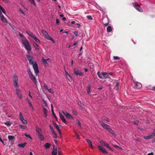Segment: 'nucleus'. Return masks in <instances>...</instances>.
Returning a JSON list of instances; mask_svg holds the SVG:
<instances>
[{
  "label": "nucleus",
  "mask_w": 155,
  "mask_h": 155,
  "mask_svg": "<svg viewBox=\"0 0 155 155\" xmlns=\"http://www.w3.org/2000/svg\"><path fill=\"white\" fill-rule=\"evenodd\" d=\"M19 36L21 38L22 40V43L25 49L29 51H30L31 48L30 45V43L26 38L20 32L18 33Z\"/></svg>",
  "instance_id": "nucleus-1"
},
{
  "label": "nucleus",
  "mask_w": 155,
  "mask_h": 155,
  "mask_svg": "<svg viewBox=\"0 0 155 155\" xmlns=\"http://www.w3.org/2000/svg\"><path fill=\"white\" fill-rule=\"evenodd\" d=\"M12 79L14 86L15 88H18V76L15 74H14Z\"/></svg>",
  "instance_id": "nucleus-2"
},
{
  "label": "nucleus",
  "mask_w": 155,
  "mask_h": 155,
  "mask_svg": "<svg viewBox=\"0 0 155 155\" xmlns=\"http://www.w3.org/2000/svg\"><path fill=\"white\" fill-rule=\"evenodd\" d=\"M133 5L137 11L140 12H143V9L136 2H134L133 3Z\"/></svg>",
  "instance_id": "nucleus-3"
},
{
  "label": "nucleus",
  "mask_w": 155,
  "mask_h": 155,
  "mask_svg": "<svg viewBox=\"0 0 155 155\" xmlns=\"http://www.w3.org/2000/svg\"><path fill=\"white\" fill-rule=\"evenodd\" d=\"M32 65L35 72L36 74V76H37L38 75L39 72L38 65L35 62V63Z\"/></svg>",
  "instance_id": "nucleus-4"
},
{
  "label": "nucleus",
  "mask_w": 155,
  "mask_h": 155,
  "mask_svg": "<svg viewBox=\"0 0 155 155\" xmlns=\"http://www.w3.org/2000/svg\"><path fill=\"white\" fill-rule=\"evenodd\" d=\"M8 138L9 141V142H11V143L12 144L14 143V141L15 139V137L12 135H9L8 137Z\"/></svg>",
  "instance_id": "nucleus-5"
},
{
  "label": "nucleus",
  "mask_w": 155,
  "mask_h": 155,
  "mask_svg": "<svg viewBox=\"0 0 155 155\" xmlns=\"http://www.w3.org/2000/svg\"><path fill=\"white\" fill-rule=\"evenodd\" d=\"M99 123L101 124V125L105 129H107V130H108V129H109V128L110 127L109 125L102 122L101 121H100Z\"/></svg>",
  "instance_id": "nucleus-6"
},
{
  "label": "nucleus",
  "mask_w": 155,
  "mask_h": 155,
  "mask_svg": "<svg viewBox=\"0 0 155 155\" xmlns=\"http://www.w3.org/2000/svg\"><path fill=\"white\" fill-rule=\"evenodd\" d=\"M30 78L34 83L37 86V84L38 83L37 81L36 80L35 77L33 75V74L29 75Z\"/></svg>",
  "instance_id": "nucleus-7"
},
{
  "label": "nucleus",
  "mask_w": 155,
  "mask_h": 155,
  "mask_svg": "<svg viewBox=\"0 0 155 155\" xmlns=\"http://www.w3.org/2000/svg\"><path fill=\"white\" fill-rule=\"evenodd\" d=\"M98 147L99 150L104 153L107 154L108 152L101 145H98Z\"/></svg>",
  "instance_id": "nucleus-8"
},
{
  "label": "nucleus",
  "mask_w": 155,
  "mask_h": 155,
  "mask_svg": "<svg viewBox=\"0 0 155 155\" xmlns=\"http://www.w3.org/2000/svg\"><path fill=\"white\" fill-rule=\"evenodd\" d=\"M74 71L75 74L77 75H79L81 76H83V74L82 72H79V71L76 68H74Z\"/></svg>",
  "instance_id": "nucleus-9"
},
{
  "label": "nucleus",
  "mask_w": 155,
  "mask_h": 155,
  "mask_svg": "<svg viewBox=\"0 0 155 155\" xmlns=\"http://www.w3.org/2000/svg\"><path fill=\"white\" fill-rule=\"evenodd\" d=\"M102 22L105 26L108 25L109 24L108 18H104Z\"/></svg>",
  "instance_id": "nucleus-10"
},
{
  "label": "nucleus",
  "mask_w": 155,
  "mask_h": 155,
  "mask_svg": "<svg viewBox=\"0 0 155 155\" xmlns=\"http://www.w3.org/2000/svg\"><path fill=\"white\" fill-rule=\"evenodd\" d=\"M16 93L18 97L20 99H21L22 95L20 90L18 89V88H16Z\"/></svg>",
  "instance_id": "nucleus-11"
},
{
  "label": "nucleus",
  "mask_w": 155,
  "mask_h": 155,
  "mask_svg": "<svg viewBox=\"0 0 155 155\" xmlns=\"http://www.w3.org/2000/svg\"><path fill=\"white\" fill-rule=\"evenodd\" d=\"M148 136L150 139L153 138L155 136V129H154L153 130V131L152 133L149 134Z\"/></svg>",
  "instance_id": "nucleus-12"
},
{
  "label": "nucleus",
  "mask_w": 155,
  "mask_h": 155,
  "mask_svg": "<svg viewBox=\"0 0 155 155\" xmlns=\"http://www.w3.org/2000/svg\"><path fill=\"white\" fill-rule=\"evenodd\" d=\"M0 16L1 18V19L2 21L4 22H7V20L6 18L4 17L2 14L0 15Z\"/></svg>",
  "instance_id": "nucleus-13"
},
{
  "label": "nucleus",
  "mask_w": 155,
  "mask_h": 155,
  "mask_svg": "<svg viewBox=\"0 0 155 155\" xmlns=\"http://www.w3.org/2000/svg\"><path fill=\"white\" fill-rule=\"evenodd\" d=\"M45 37L47 39L51 41L53 43L55 42V41H54V40L51 37H50V36L48 34Z\"/></svg>",
  "instance_id": "nucleus-14"
},
{
  "label": "nucleus",
  "mask_w": 155,
  "mask_h": 155,
  "mask_svg": "<svg viewBox=\"0 0 155 155\" xmlns=\"http://www.w3.org/2000/svg\"><path fill=\"white\" fill-rule=\"evenodd\" d=\"M36 131L38 133V134H41V129L39 128L38 126H36Z\"/></svg>",
  "instance_id": "nucleus-15"
},
{
  "label": "nucleus",
  "mask_w": 155,
  "mask_h": 155,
  "mask_svg": "<svg viewBox=\"0 0 155 155\" xmlns=\"http://www.w3.org/2000/svg\"><path fill=\"white\" fill-rule=\"evenodd\" d=\"M110 133L112 134V135L114 136H116L117 134L116 133H115L114 131L110 128V127L107 130Z\"/></svg>",
  "instance_id": "nucleus-16"
},
{
  "label": "nucleus",
  "mask_w": 155,
  "mask_h": 155,
  "mask_svg": "<svg viewBox=\"0 0 155 155\" xmlns=\"http://www.w3.org/2000/svg\"><path fill=\"white\" fill-rule=\"evenodd\" d=\"M87 142L88 143V144L89 145V146L91 147L93 149V147L92 144L91 142V141L89 139H87L86 140Z\"/></svg>",
  "instance_id": "nucleus-17"
},
{
  "label": "nucleus",
  "mask_w": 155,
  "mask_h": 155,
  "mask_svg": "<svg viewBox=\"0 0 155 155\" xmlns=\"http://www.w3.org/2000/svg\"><path fill=\"white\" fill-rule=\"evenodd\" d=\"M2 12H3L4 14H6V12L3 8L0 5V15L2 14Z\"/></svg>",
  "instance_id": "nucleus-18"
},
{
  "label": "nucleus",
  "mask_w": 155,
  "mask_h": 155,
  "mask_svg": "<svg viewBox=\"0 0 155 155\" xmlns=\"http://www.w3.org/2000/svg\"><path fill=\"white\" fill-rule=\"evenodd\" d=\"M91 88V85L90 84L87 85L86 90L87 92V93L88 94H89L90 93V90Z\"/></svg>",
  "instance_id": "nucleus-19"
},
{
  "label": "nucleus",
  "mask_w": 155,
  "mask_h": 155,
  "mask_svg": "<svg viewBox=\"0 0 155 155\" xmlns=\"http://www.w3.org/2000/svg\"><path fill=\"white\" fill-rule=\"evenodd\" d=\"M26 56L27 58L28 61H30L31 60L33 59L34 58L33 56H31L30 55L27 54L26 55Z\"/></svg>",
  "instance_id": "nucleus-20"
},
{
  "label": "nucleus",
  "mask_w": 155,
  "mask_h": 155,
  "mask_svg": "<svg viewBox=\"0 0 155 155\" xmlns=\"http://www.w3.org/2000/svg\"><path fill=\"white\" fill-rule=\"evenodd\" d=\"M103 78H106L108 77V74H107V73L106 72H102Z\"/></svg>",
  "instance_id": "nucleus-21"
},
{
  "label": "nucleus",
  "mask_w": 155,
  "mask_h": 155,
  "mask_svg": "<svg viewBox=\"0 0 155 155\" xmlns=\"http://www.w3.org/2000/svg\"><path fill=\"white\" fill-rule=\"evenodd\" d=\"M53 124L54 126L55 127L57 130H60L59 126L61 127V125H59L58 126V124L55 123H53Z\"/></svg>",
  "instance_id": "nucleus-22"
},
{
  "label": "nucleus",
  "mask_w": 155,
  "mask_h": 155,
  "mask_svg": "<svg viewBox=\"0 0 155 155\" xmlns=\"http://www.w3.org/2000/svg\"><path fill=\"white\" fill-rule=\"evenodd\" d=\"M41 32L42 34L45 37L48 34V32L45 30H42Z\"/></svg>",
  "instance_id": "nucleus-23"
},
{
  "label": "nucleus",
  "mask_w": 155,
  "mask_h": 155,
  "mask_svg": "<svg viewBox=\"0 0 155 155\" xmlns=\"http://www.w3.org/2000/svg\"><path fill=\"white\" fill-rule=\"evenodd\" d=\"M68 118L69 119H73V117H72L70 114L69 113H68L67 115L65 116Z\"/></svg>",
  "instance_id": "nucleus-24"
},
{
  "label": "nucleus",
  "mask_w": 155,
  "mask_h": 155,
  "mask_svg": "<svg viewBox=\"0 0 155 155\" xmlns=\"http://www.w3.org/2000/svg\"><path fill=\"white\" fill-rule=\"evenodd\" d=\"M107 32H110L112 31V27L110 26H108L107 28Z\"/></svg>",
  "instance_id": "nucleus-25"
},
{
  "label": "nucleus",
  "mask_w": 155,
  "mask_h": 155,
  "mask_svg": "<svg viewBox=\"0 0 155 155\" xmlns=\"http://www.w3.org/2000/svg\"><path fill=\"white\" fill-rule=\"evenodd\" d=\"M136 86L137 88H139L142 86V85L140 83L137 82L136 83Z\"/></svg>",
  "instance_id": "nucleus-26"
},
{
  "label": "nucleus",
  "mask_w": 155,
  "mask_h": 155,
  "mask_svg": "<svg viewBox=\"0 0 155 155\" xmlns=\"http://www.w3.org/2000/svg\"><path fill=\"white\" fill-rule=\"evenodd\" d=\"M26 143H20L18 145V146L21 147H24L26 145Z\"/></svg>",
  "instance_id": "nucleus-27"
},
{
  "label": "nucleus",
  "mask_w": 155,
  "mask_h": 155,
  "mask_svg": "<svg viewBox=\"0 0 155 155\" xmlns=\"http://www.w3.org/2000/svg\"><path fill=\"white\" fill-rule=\"evenodd\" d=\"M36 50H38L39 49V46L35 42H34L33 44Z\"/></svg>",
  "instance_id": "nucleus-28"
},
{
  "label": "nucleus",
  "mask_w": 155,
  "mask_h": 155,
  "mask_svg": "<svg viewBox=\"0 0 155 155\" xmlns=\"http://www.w3.org/2000/svg\"><path fill=\"white\" fill-rule=\"evenodd\" d=\"M38 137H39V139H40V140L41 141L44 140V139L43 136L41 134H38Z\"/></svg>",
  "instance_id": "nucleus-29"
},
{
  "label": "nucleus",
  "mask_w": 155,
  "mask_h": 155,
  "mask_svg": "<svg viewBox=\"0 0 155 155\" xmlns=\"http://www.w3.org/2000/svg\"><path fill=\"white\" fill-rule=\"evenodd\" d=\"M119 85V83L118 82H117V83L115 84V85L114 86V88L116 90L118 89Z\"/></svg>",
  "instance_id": "nucleus-30"
},
{
  "label": "nucleus",
  "mask_w": 155,
  "mask_h": 155,
  "mask_svg": "<svg viewBox=\"0 0 155 155\" xmlns=\"http://www.w3.org/2000/svg\"><path fill=\"white\" fill-rule=\"evenodd\" d=\"M100 143L103 146L105 147L107 143L103 140H101L100 142Z\"/></svg>",
  "instance_id": "nucleus-31"
},
{
  "label": "nucleus",
  "mask_w": 155,
  "mask_h": 155,
  "mask_svg": "<svg viewBox=\"0 0 155 155\" xmlns=\"http://www.w3.org/2000/svg\"><path fill=\"white\" fill-rule=\"evenodd\" d=\"M97 75L98 76V77L100 78H101V79L103 78L102 73H101V74H100V72L99 71H98L97 72Z\"/></svg>",
  "instance_id": "nucleus-32"
},
{
  "label": "nucleus",
  "mask_w": 155,
  "mask_h": 155,
  "mask_svg": "<svg viewBox=\"0 0 155 155\" xmlns=\"http://www.w3.org/2000/svg\"><path fill=\"white\" fill-rule=\"evenodd\" d=\"M29 63L31 65H33L35 63V61L34 59H33L31 60L30 61H29Z\"/></svg>",
  "instance_id": "nucleus-33"
},
{
  "label": "nucleus",
  "mask_w": 155,
  "mask_h": 155,
  "mask_svg": "<svg viewBox=\"0 0 155 155\" xmlns=\"http://www.w3.org/2000/svg\"><path fill=\"white\" fill-rule=\"evenodd\" d=\"M43 111H44V113L45 116V117H46L47 116V110L46 108L44 107L43 108Z\"/></svg>",
  "instance_id": "nucleus-34"
},
{
  "label": "nucleus",
  "mask_w": 155,
  "mask_h": 155,
  "mask_svg": "<svg viewBox=\"0 0 155 155\" xmlns=\"http://www.w3.org/2000/svg\"><path fill=\"white\" fill-rule=\"evenodd\" d=\"M51 146V144L48 143H46L45 145V147L47 149L49 148Z\"/></svg>",
  "instance_id": "nucleus-35"
},
{
  "label": "nucleus",
  "mask_w": 155,
  "mask_h": 155,
  "mask_svg": "<svg viewBox=\"0 0 155 155\" xmlns=\"http://www.w3.org/2000/svg\"><path fill=\"white\" fill-rule=\"evenodd\" d=\"M54 150H55V151L54 150H53L52 152V155H57V149H56V150H55L54 149Z\"/></svg>",
  "instance_id": "nucleus-36"
},
{
  "label": "nucleus",
  "mask_w": 155,
  "mask_h": 155,
  "mask_svg": "<svg viewBox=\"0 0 155 155\" xmlns=\"http://www.w3.org/2000/svg\"><path fill=\"white\" fill-rule=\"evenodd\" d=\"M52 114L53 115V116H54V118L57 119V117H56L55 113L54 112V109H52V110H51Z\"/></svg>",
  "instance_id": "nucleus-37"
},
{
  "label": "nucleus",
  "mask_w": 155,
  "mask_h": 155,
  "mask_svg": "<svg viewBox=\"0 0 155 155\" xmlns=\"http://www.w3.org/2000/svg\"><path fill=\"white\" fill-rule=\"evenodd\" d=\"M27 33L29 36H31V37H32L33 35H34L31 32H30V31H28L27 32Z\"/></svg>",
  "instance_id": "nucleus-38"
},
{
  "label": "nucleus",
  "mask_w": 155,
  "mask_h": 155,
  "mask_svg": "<svg viewBox=\"0 0 155 155\" xmlns=\"http://www.w3.org/2000/svg\"><path fill=\"white\" fill-rule=\"evenodd\" d=\"M67 79L69 81H72V78L70 76V75L67 76H66Z\"/></svg>",
  "instance_id": "nucleus-39"
},
{
  "label": "nucleus",
  "mask_w": 155,
  "mask_h": 155,
  "mask_svg": "<svg viewBox=\"0 0 155 155\" xmlns=\"http://www.w3.org/2000/svg\"><path fill=\"white\" fill-rule=\"evenodd\" d=\"M42 61L43 63L44 64H47V60L46 59H45L44 58H43L42 59Z\"/></svg>",
  "instance_id": "nucleus-40"
},
{
  "label": "nucleus",
  "mask_w": 155,
  "mask_h": 155,
  "mask_svg": "<svg viewBox=\"0 0 155 155\" xmlns=\"http://www.w3.org/2000/svg\"><path fill=\"white\" fill-rule=\"evenodd\" d=\"M60 117L61 120L64 118V116L61 114V112L59 113Z\"/></svg>",
  "instance_id": "nucleus-41"
},
{
  "label": "nucleus",
  "mask_w": 155,
  "mask_h": 155,
  "mask_svg": "<svg viewBox=\"0 0 155 155\" xmlns=\"http://www.w3.org/2000/svg\"><path fill=\"white\" fill-rule=\"evenodd\" d=\"M50 127L51 130V131L52 132V133H54L55 132L54 131V130L52 127V126H51V125H50Z\"/></svg>",
  "instance_id": "nucleus-42"
},
{
  "label": "nucleus",
  "mask_w": 155,
  "mask_h": 155,
  "mask_svg": "<svg viewBox=\"0 0 155 155\" xmlns=\"http://www.w3.org/2000/svg\"><path fill=\"white\" fill-rule=\"evenodd\" d=\"M72 114L74 115H77V112L74 110H72Z\"/></svg>",
  "instance_id": "nucleus-43"
},
{
  "label": "nucleus",
  "mask_w": 155,
  "mask_h": 155,
  "mask_svg": "<svg viewBox=\"0 0 155 155\" xmlns=\"http://www.w3.org/2000/svg\"><path fill=\"white\" fill-rule=\"evenodd\" d=\"M105 147H107L108 148L109 150H111L112 151H113V149L109 146L108 144L107 143Z\"/></svg>",
  "instance_id": "nucleus-44"
},
{
  "label": "nucleus",
  "mask_w": 155,
  "mask_h": 155,
  "mask_svg": "<svg viewBox=\"0 0 155 155\" xmlns=\"http://www.w3.org/2000/svg\"><path fill=\"white\" fill-rule=\"evenodd\" d=\"M5 124L8 126H10L11 125V124L9 121H8L5 123Z\"/></svg>",
  "instance_id": "nucleus-45"
},
{
  "label": "nucleus",
  "mask_w": 155,
  "mask_h": 155,
  "mask_svg": "<svg viewBox=\"0 0 155 155\" xmlns=\"http://www.w3.org/2000/svg\"><path fill=\"white\" fill-rule=\"evenodd\" d=\"M43 87H44V88H45V89L46 90H48V86L47 85V84H44V85L43 86Z\"/></svg>",
  "instance_id": "nucleus-46"
},
{
  "label": "nucleus",
  "mask_w": 155,
  "mask_h": 155,
  "mask_svg": "<svg viewBox=\"0 0 155 155\" xmlns=\"http://www.w3.org/2000/svg\"><path fill=\"white\" fill-rule=\"evenodd\" d=\"M19 127L20 128L22 129H25L26 127L22 125H19Z\"/></svg>",
  "instance_id": "nucleus-47"
},
{
  "label": "nucleus",
  "mask_w": 155,
  "mask_h": 155,
  "mask_svg": "<svg viewBox=\"0 0 155 155\" xmlns=\"http://www.w3.org/2000/svg\"><path fill=\"white\" fill-rule=\"evenodd\" d=\"M27 72H28V73L29 75L32 74V73L31 72V71L30 69L29 68H28L27 69Z\"/></svg>",
  "instance_id": "nucleus-48"
},
{
  "label": "nucleus",
  "mask_w": 155,
  "mask_h": 155,
  "mask_svg": "<svg viewBox=\"0 0 155 155\" xmlns=\"http://www.w3.org/2000/svg\"><path fill=\"white\" fill-rule=\"evenodd\" d=\"M21 122L24 124H27V121L25 120L24 118L23 119H21L20 120Z\"/></svg>",
  "instance_id": "nucleus-49"
},
{
  "label": "nucleus",
  "mask_w": 155,
  "mask_h": 155,
  "mask_svg": "<svg viewBox=\"0 0 155 155\" xmlns=\"http://www.w3.org/2000/svg\"><path fill=\"white\" fill-rule=\"evenodd\" d=\"M78 105L81 108H82L83 107V105L82 104L81 101L78 102Z\"/></svg>",
  "instance_id": "nucleus-50"
},
{
  "label": "nucleus",
  "mask_w": 155,
  "mask_h": 155,
  "mask_svg": "<svg viewBox=\"0 0 155 155\" xmlns=\"http://www.w3.org/2000/svg\"><path fill=\"white\" fill-rule=\"evenodd\" d=\"M25 135L28 138H29L31 140L32 139V138L29 135H28V134H25Z\"/></svg>",
  "instance_id": "nucleus-51"
},
{
  "label": "nucleus",
  "mask_w": 155,
  "mask_h": 155,
  "mask_svg": "<svg viewBox=\"0 0 155 155\" xmlns=\"http://www.w3.org/2000/svg\"><path fill=\"white\" fill-rule=\"evenodd\" d=\"M19 117H20V120L23 119L24 118V117L23 116L21 112L19 113Z\"/></svg>",
  "instance_id": "nucleus-52"
},
{
  "label": "nucleus",
  "mask_w": 155,
  "mask_h": 155,
  "mask_svg": "<svg viewBox=\"0 0 155 155\" xmlns=\"http://www.w3.org/2000/svg\"><path fill=\"white\" fill-rule=\"evenodd\" d=\"M31 3H32L35 6H36L34 0H28Z\"/></svg>",
  "instance_id": "nucleus-53"
},
{
  "label": "nucleus",
  "mask_w": 155,
  "mask_h": 155,
  "mask_svg": "<svg viewBox=\"0 0 155 155\" xmlns=\"http://www.w3.org/2000/svg\"><path fill=\"white\" fill-rule=\"evenodd\" d=\"M36 42L38 43H40V40H39L38 39L36 38H35V39L34 40Z\"/></svg>",
  "instance_id": "nucleus-54"
},
{
  "label": "nucleus",
  "mask_w": 155,
  "mask_h": 155,
  "mask_svg": "<svg viewBox=\"0 0 155 155\" xmlns=\"http://www.w3.org/2000/svg\"><path fill=\"white\" fill-rule=\"evenodd\" d=\"M87 19L89 20H92L93 19V18L90 15L87 16Z\"/></svg>",
  "instance_id": "nucleus-55"
},
{
  "label": "nucleus",
  "mask_w": 155,
  "mask_h": 155,
  "mask_svg": "<svg viewBox=\"0 0 155 155\" xmlns=\"http://www.w3.org/2000/svg\"><path fill=\"white\" fill-rule=\"evenodd\" d=\"M77 123V124L80 127H81V124L80 122V121L78 120H76Z\"/></svg>",
  "instance_id": "nucleus-56"
},
{
  "label": "nucleus",
  "mask_w": 155,
  "mask_h": 155,
  "mask_svg": "<svg viewBox=\"0 0 155 155\" xmlns=\"http://www.w3.org/2000/svg\"><path fill=\"white\" fill-rule=\"evenodd\" d=\"M62 112L63 113V114L65 116H66V115H67V114L68 113L67 112V111L64 110H62Z\"/></svg>",
  "instance_id": "nucleus-57"
},
{
  "label": "nucleus",
  "mask_w": 155,
  "mask_h": 155,
  "mask_svg": "<svg viewBox=\"0 0 155 155\" xmlns=\"http://www.w3.org/2000/svg\"><path fill=\"white\" fill-rule=\"evenodd\" d=\"M53 134L54 135L53 137L55 139L57 138V134L55 133V132L54 133H53Z\"/></svg>",
  "instance_id": "nucleus-58"
},
{
  "label": "nucleus",
  "mask_w": 155,
  "mask_h": 155,
  "mask_svg": "<svg viewBox=\"0 0 155 155\" xmlns=\"http://www.w3.org/2000/svg\"><path fill=\"white\" fill-rule=\"evenodd\" d=\"M114 60H119L120 59V58L118 56H114Z\"/></svg>",
  "instance_id": "nucleus-59"
},
{
  "label": "nucleus",
  "mask_w": 155,
  "mask_h": 155,
  "mask_svg": "<svg viewBox=\"0 0 155 155\" xmlns=\"http://www.w3.org/2000/svg\"><path fill=\"white\" fill-rule=\"evenodd\" d=\"M143 138L145 140H147L150 139L149 137V136H144L143 137Z\"/></svg>",
  "instance_id": "nucleus-60"
},
{
  "label": "nucleus",
  "mask_w": 155,
  "mask_h": 155,
  "mask_svg": "<svg viewBox=\"0 0 155 155\" xmlns=\"http://www.w3.org/2000/svg\"><path fill=\"white\" fill-rule=\"evenodd\" d=\"M62 121L64 122V123L66 124H67V122H66V120H65V118L61 120Z\"/></svg>",
  "instance_id": "nucleus-61"
},
{
  "label": "nucleus",
  "mask_w": 155,
  "mask_h": 155,
  "mask_svg": "<svg viewBox=\"0 0 155 155\" xmlns=\"http://www.w3.org/2000/svg\"><path fill=\"white\" fill-rule=\"evenodd\" d=\"M48 90H47L49 92H50L51 93L53 94L54 93V91L51 90V89H48Z\"/></svg>",
  "instance_id": "nucleus-62"
},
{
  "label": "nucleus",
  "mask_w": 155,
  "mask_h": 155,
  "mask_svg": "<svg viewBox=\"0 0 155 155\" xmlns=\"http://www.w3.org/2000/svg\"><path fill=\"white\" fill-rule=\"evenodd\" d=\"M74 34L76 35V37H77L78 36V32L77 31H75L74 33Z\"/></svg>",
  "instance_id": "nucleus-63"
},
{
  "label": "nucleus",
  "mask_w": 155,
  "mask_h": 155,
  "mask_svg": "<svg viewBox=\"0 0 155 155\" xmlns=\"http://www.w3.org/2000/svg\"><path fill=\"white\" fill-rule=\"evenodd\" d=\"M62 153V152L61 151L59 150L58 151V155H61Z\"/></svg>",
  "instance_id": "nucleus-64"
}]
</instances>
